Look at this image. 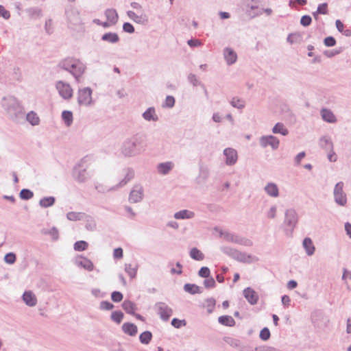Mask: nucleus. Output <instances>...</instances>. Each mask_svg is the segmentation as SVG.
Masks as SVG:
<instances>
[{"label": "nucleus", "mask_w": 351, "mask_h": 351, "mask_svg": "<svg viewBox=\"0 0 351 351\" xmlns=\"http://www.w3.org/2000/svg\"><path fill=\"white\" fill-rule=\"evenodd\" d=\"M101 40L111 44H115L119 41V37L115 32H108L102 35Z\"/></svg>", "instance_id": "bb28decb"}, {"label": "nucleus", "mask_w": 351, "mask_h": 351, "mask_svg": "<svg viewBox=\"0 0 351 351\" xmlns=\"http://www.w3.org/2000/svg\"><path fill=\"white\" fill-rule=\"evenodd\" d=\"M114 305L108 301H102L100 302L99 308L101 310L109 311L114 308Z\"/></svg>", "instance_id": "680f3d73"}, {"label": "nucleus", "mask_w": 351, "mask_h": 351, "mask_svg": "<svg viewBox=\"0 0 351 351\" xmlns=\"http://www.w3.org/2000/svg\"><path fill=\"white\" fill-rule=\"evenodd\" d=\"M312 19L309 15H304L300 19V24L304 27H307L311 25Z\"/></svg>", "instance_id": "e2e57ef3"}, {"label": "nucleus", "mask_w": 351, "mask_h": 351, "mask_svg": "<svg viewBox=\"0 0 351 351\" xmlns=\"http://www.w3.org/2000/svg\"><path fill=\"white\" fill-rule=\"evenodd\" d=\"M25 12L30 19H37L42 16V10L37 7L29 8Z\"/></svg>", "instance_id": "72a5a7b5"}, {"label": "nucleus", "mask_w": 351, "mask_h": 351, "mask_svg": "<svg viewBox=\"0 0 351 351\" xmlns=\"http://www.w3.org/2000/svg\"><path fill=\"white\" fill-rule=\"evenodd\" d=\"M175 101V98L173 96L168 95L165 99V103L162 104V107L171 108L174 106Z\"/></svg>", "instance_id": "603ef678"}, {"label": "nucleus", "mask_w": 351, "mask_h": 351, "mask_svg": "<svg viewBox=\"0 0 351 351\" xmlns=\"http://www.w3.org/2000/svg\"><path fill=\"white\" fill-rule=\"evenodd\" d=\"M319 145L326 152H332L333 149V143L329 136H324L319 140Z\"/></svg>", "instance_id": "aec40b11"}, {"label": "nucleus", "mask_w": 351, "mask_h": 351, "mask_svg": "<svg viewBox=\"0 0 351 351\" xmlns=\"http://www.w3.org/2000/svg\"><path fill=\"white\" fill-rule=\"evenodd\" d=\"M343 182H339L335 184L333 190L334 201L340 206H345L347 204V195L343 191Z\"/></svg>", "instance_id": "39448f33"}, {"label": "nucleus", "mask_w": 351, "mask_h": 351, "mask_svg": "<svg viewBox=\"0 0 351 351\" xmlns=\"http://www.w3.org/2000/svg\"><path fill=\"white\" fill-rule=\"evenodd\" d=\"M62 119L66 126H71L73 123V113L69 110H64L62 112Z\"/></svg>", "instance_id": "4c0bfd02"}, {"label": "nucleus", "mask_w": 351, "mask_h": 351, "mask_svg": "<svg viewBox=\"0 0 351 351\" xmlns=\"http://www.w3.org/2000/svg\"><path fill=\"white\" fill-rule=\"evenodd\" d=\"M195 217V213L189 210H181L174 214V217L176 219H192Z\"/></svg>", "instance_id": "cd10ccee"}, {"label": "nucleus", "mask_w": 351, "mask_h": 351, "mask_svg": "<svg viewBox=\"0 0 351 351\" xmlns=\"http://www.w3.org/2000/svg\"><path fill=\"white\" fill-rule=\"evenodd\" d=\"M56 199L54 197H45L40 199L39 205L43 208H48L54 204Z\"/></svg>", "instance_id": "e433bc0d"}, {"label": "nucleus", "mask_w": 351, "mask_h": 351, "mask_svg": "<svg viewBox=\"0 0 351 351\" xmlns=\"http://www.w3.org/2000/svg\"><path fill=\"white\" fill-rule=\"evenodd\" d=\"M221 250L225 254L238 262L243 263H251L255 261H257V258L255 256L247 254L245 252H240L230 247H222Z\"/></svg>", "instance_id": "7ed1b4c3"}, {"label": "nucleus", "mask_w": 351, "mask_h": 351, "mask_svg": "<svg viewBox=\"0 0 351 351\" xmlns=\"http://www.w3.org/2000/svg\"><path fill=\"white\" fill-rule=\"evenodd\" d=\"M298 221V215L295 210L293 208L287 209L285 213L284 223L287 226V230L291 232L293 230Z\"/></svg>", "instance_id": "0eeeda50"}, {"label": "nucleus", "mask_w": 351, "mask_h": 351, "mask_svg": "<svg viewBox=\"0 0 351 351\" xmlns=\"http://www.w3.org/2000/svg\"><path fill=\"white\" fill-rule=\"evenodd\" d=\"M223 154L226 157L225 162L227 165H234L238 159V155L237 151L233 148H226L223 150Z\"/></svg>", "instance_id": "f8f14e48"}, {"label": "nucleus", "mask_w": 351, "mask_h": 351, "mask_svg": "<svg viewBox=\"0 0 351 351\" xmlns=\"http://www.w3.org/2000/svg\"><path fill=\"white\" fill-rule=\"evenodd\" d=\"M123 29L124 32L130 34H132L135 31L134 26L128 22L123 23Z\"/></svg>", "instance_id": "338daca9"}, {"label": "nucleus", "mask_w": 351, "mask_h": 351, "mask_svg": "<svg viewBox=\"0 0 351 351\" xmlns=\"http://www.w3.org/2000/svg\"><path fill=\"white\" fill-rule=\"evenodd\" d=\"M27 121L29 122L32 125H36L39 123V117L37 116L36 113L33 111L27 113L26 116Z\"/></svg>", "instance_id": "37998d69"}, {"label": "nucleus", "mask_w": 351, "mask_h": 351, "mask_svg": "<svg viewBox=\"0 0 351 351\" xmlns=\"http://www.w3.org/2000/svg\"><path fill=\"white\" fill-rule=\"evenodd\" d=\"M58 67L70 73L77 83L80 82V78L86 69V66L80 60L71 57L62 60L58 64Z\"/></svg>", "instance_id": "f03ea898"}, {"label": "nucleus", "mask_w": 351, "mask_h": 351, "mask_svg": "<svg viewBox=\"0 0 351 351\" xmlns=\"http://www.w3.org/2000/svg\"><path fill=\"white\" fill-rule=\"evenodd\" d=\"M265 12L267 15H270L272 10L270 8H266V9H262L259 8L258 6L256 5H251L250 6V10H247L248 14L252 17L254 18L256 16H259L263 14V12Z\"/></svg>", "instance_id": "412c9836"}, {"label": "nucleus", "mask_w": 351, "mask_h": 351, "mask_svg": "<svg viewBox=\"0 0 351 351\" xmlns=\"http://www.w3.org/2000/svg\"><path fill=\"white\" fill-rule=\"evenodd\" d=\"M123 318V313L120 311H114L111 314V319L117 324H120Z\"/></svg>", "instance_id": "3c124183"}, {"label": "nucleus", "mask_w": 351, "mask_h": 351, "mask_svg": "<svg viewBox=\"0 0 351 351\" xmlns=\"http://www.w3.org/2000/svg\"><path fill=\"white\" fill-rule=\"evenodd\" d=\"M186 321L184 319H179L178 318H173L171 320V325L176 328H180L182 326L186 325Z\"/></svg>", "instance_id": "bf43d9fd"}, {"label": "nucleus", "mask_w": 351, "mask_h": 351, "mask_svg": "<svg viewBox=\"0 0 351 351\" xmlns=\"http://www.w3.org/2000/svg\"><path fill=\"white\" fill-rule=\"evenodd\" d=\"M259 143L263 148L269 145L272 149L276 150L279 147L280 141L273 135L262 136L259 139Z\"/></svg>", "instance_id": "9b49d317"}, {"label": "nucleus", "mask_w": 351, "mask_h": 351, "mask_svg": "<svg viewBox=\"0 0 351 351\" xmlns=\"http://www.w3.org/2000/svg\"><path fill=\"white\" fill-rule=\"evenodd\" d=\"M123 310L128 314L134 315L136 310V304L130 300H125L122 304Z\"/></svg>", "instance_id": "2f4dec72"}, {"label": "nucleus", "mask_w": 351, "mask_h": 351, "mask_svg": "<svg viewBox=\"0 0 351 351\" xmlns=\"http://www.w3.org/2000/svg\"><path fill=\"white\" fill-rule=\"evenodd\" d=\"M302 245L307 255L312 256L314 254L315 247L310 238L306 237L303 240Z\"/></svg>", "instance_id": "c85d7f7f"}, {"label": "nucleus", "mask_w": 351, "mask_h": 351, "mask_svg": "<svg viewBox=\"0 0 351 351\" xmlns=\"http://www.w3.org/2000/svg\"><path fill=\"white\" fill-rule=\"evenodd\" d=\"M84 220H86L85 228L90 231H93L96 228V223L93 218L86 215V217Z\"/></svg>", "instance_id": "c03bdc74"}, {"label": "nucleus", "mask_w": 351, "mask_h": 351, "mask_svg": "<svg viewBox=\"0 0 351 351\" xmlns=\"http://www.w3.org/2000/svg\"><path fill=\"white\" fill-rule=\"evenodd\" d=\"M210 172L208 167L205 165H199V174L196 178V181L198 184L204 183L209 178Z\"/></svg>", "instance_id": "dca6fc26"}, {"label": "nucleus", "mask_w": 351, "mask_h": 351, "mask_svg": "<svg viewBox=\"0 0 351 351\" xmlns=\"http://www.w3.org/2000/svg\"><path fill=\"white\" fill-rule=\"evenodd\" d=\"M23 300L29 306H34L37 304V299L36 295L31 291H25L23 294Z\"/></svg>", "instance_id": "f3484780"}, {"label": "nucleus", "mask_w": 351, "mask_h": 351, "mask_svg": "<svg viewBox=\"0 0 351 351\" xmlns=\"http://www.w3.org/2000/svg\"><path fill=\"white\" fill-rule=\"evenodd\" d=\"M274 134H280L282 136H287L289 134V130L282 123H277L272 128Z\"/></svg>", "instance_id": "f704fd0d"}, {"label": "nucleus", "mask_w": 351, "mask_h": 351, "mask_svg": "<svg viewBox=\"0 0 351 351\" xmlns=\"http://www.w3.org/2000/svg\"><path fill=\"white\" fill-rule=\"evenodd\" d=\"M65 15L70 27L80 25L82 23L80 13L75 7L72 5L67 7L65 10Z\"/></svg>", "instance_id": "20e7f679"}, {"label": "nucleus", "mask_w": 351, "mask_h": 351, "mask_svg": "<svg viewBox=\"0 0 351 351\" xmlns=\"http://www.w3.org/2000/svg\"><path fill=\"white\" fill-rule=\"evenodd\" d=\"M218 322L219 324L226 326H233L235 325L234 319L230 315H221L219 317Z\"/></svg>", "instance_id": "c9c22d12"}, {"label": "nucleus", "mask_w": 351, "mask_h": 351, "mask_svg": "<svg viewBox=\"0 0 351 351\" xmlns=\"http://www.w3.org/2000/svg\"><path fill=\"white\" fill-rule=\"evenodd\" d=\"M324 43L326 47H333L336 45V40L332 36H328L324 38Z\"/></svg>", "instance_id": "69168bd1"}, {"label": "nucleus", "mask_w": 351, "mask_h": 351, "mask_svg": "<svg viewBox=\"0 0 351 351\" xmlns=\"http://www.w3.org/2000/svg\"><path fill=\"white\" fill-rule=\"evenodd\" d=\"M56 88L63 99H69L73 97V88L69 84L60 80L56 82Z\"/></svg>", "instance_id": "9d476101"}, {"label": "nucleus", "mask_w": 351, "mask_h": 351, "mask_svg": "<svg viewBox=\"0 0 351 351\" xmlns=\"http://www.w3.org/2000/svg\"><path fill=\"white\" fill-rule=\"evenodd\" d=\"M123 295L119 291H113L111 293V299L114 302H119L123 300Z\"/></svg>", "instance_id": "13d9d810"}, {"label": "nucleus", "mask_w": 351, "mask_h": 351, "mask_svg": "<svg viewBox=\"0 0 351 351\" xmlns=\"http://www.w3.org/2000/svg\"><path fill=\"white\" fill-rule=\"evenodd\" d=\"M91 173L87 171L83 167L82 162L76 165L73 170V178L78 182L83 183L86 182L90 177Z\"/></svg>", "instance_id": "423d86ee"}, {"label": "nucleus", "mask_w": 351, "mask_h": 351, "mask_svg": "<svg viewBox=\"0 0 351 351\" xmlns=\"http://www.w3.org/2000/svg\"><path fill=\"white\" fill-rule=\"evenodd\" d=\"M221 234H223L224 236V238L228 241L232 242L234 243H238V244H239V242H240L239 239L241 237H239L237 235H234V234L229 233V232L221 233Z\"/></svg>", "instance_id": "de8ad7c7"}, {"label": "nucleus", "mask_w": 351, "mask_h": 351, "mask_svg": "<svg viewBox=\"0 0 351 351\" xmlns=\"http://www.w3.org/2000/svg\"><path fill=\"white\" fill-rule=\"evenodd\" d=\"M92 90L89 87H85L78 90L77 103L80 106H88L92 103Z\"/></svg>", "instance_id": "6e6552de"}, {"label": "nucleus", "mask_w": 351, "mask_h": 351, "mask_svg": "<svg viewBox=\"0 0 351 351\" xmlns=\"http://www.w3.org/2000/svg\"><path fill=\"white\" fill-rule=\"evenodd\" d=\"M143 118L147 121H157L158 117L156 113V110L154 107L148 108L142 114Z\"/></svg>", "instance_id": "5701e85b"}, {"label": "nucleus", "mask_w": 351, "mask_h": 351, "mask_svg": "<svg viewBox=\"0 0 351 351\" xmlns=\"http://www.w3.org/2000/svg\"><path fill=\"white\" fill-rule=\"evenodd\" d=\"M19 196L22 199L28 200L34 196V193L27 189H23L21 191Z\"/></svg>", "instance_id": "a18cd8bd"}, {"label": "nucleus", "mask_w": 351, "mask_h": 351, "mask_svg": "<svg viewBox=\"0 0 351 351\" xmlns=\"http://www.w3.org/2000/svg\"><path fill=\"white\" fill-rule=\"evenodd\" d=\"M204 280V285L206 289L214 288L216 286V282L213 277L205 278Z\"/></svg>", "instance_id": "6e6d98bb"}, {"label": "nucleus", "mask_w": 351, "mask_h": 351, "mask_svg": "<svg viewBox=\"0 0 351 351\" xmlns=\"http://www.w3.org/2000/svg\"><path fill=\"white\" fill-rule=\"evenodd\" d=\"M143 189L141 186H135L129 195V202L138 203L143 199Z\"/></svg>", "instance_id": "ddd939ff"}, {"label": "nucleus", "mask_w": 351, "mask_h": 351, "mask_svg": "<svg viewBox=\"0 0 351 351\" xmlns=\"http://www.w3.org/2000/svg\"><path fill=\"white\" fill-rule=\"evenodd\" d=\"M210 274V271L208 267H202L198 271V275L202 278H208Z\"/></svg>", "instance_id": "052dcab7"}, {"label": "nucleus", "mask_w": 351, "mask_h": 351, "mask_svg": "<svg viewBox=\"0 0 351 351\" xmlns=\"http://www.w3.org/2000/svg\"><path fill=\"white\" fill-rule=\"evenodd\" d=\"M88 245L87 242L84 241H79L75 243L74 250L78 252L84 251L87 249Z\"/></svg>", "instance_id": "09e8293b"}, {"label": "nucleus", "mask_w": 351, "mask_h": 351, "mask_svg": "<svg viewBox=\"0 0 351 351\" xmlns=\"http://www.w3.org/2000/svg\"><path fill=\"white\" fill-rule=\"evenodd\" d=\"M86 217V214L82 212H69L66 214V218L69 221H76L84 220Z\"/></svg>", "instance_id": "c756f323"}, {"label": "nucleus", "mask_w": 351, "mask_h": 351, "mask_svg": "<svg viewBox=\"0 0 351 351\" xmlns=\"http://www.w3.org/2000/svg\"><path fill=\"white\" fill-rule=\"evenodd\" d=\"M302 40V36L300 33H291L287 36V41L290 44L300 43Z\"/></svg>", "instance_id": "58836bf2"}, {"label": "nucleus", "mask_w": 351, "mask_h": 351, "mask_svg": "<svg viewBox=\"0 0 351 351\" xmlns=\"http://www.w3.org/2000/svg\"><path fill=\"white\" fill-rule=\"evenodd\" d=\"M137 269H138V265L133 266L130 263L125 264V271L130 276V277L131 278H133L136 276Z\"/></svg>", "instance_id": "ea45409f"}, {"label": "nucleus", "mask_w": 351, "mask_h": 351, "mask_svg": "<svg viewBox=\"0 0 351 351\" xmlns=\"http://www.w3.org/2000/svg\"><path fill=\"white\" fill-rule=\"evenodd\" d=\"M128 16L134 21L135 23L143 24L145 22H147V19H146V16H138L132 10H129L127 12Z\"/></svg>", "instance_id": "473e14b6"}, {"label": "nucleus", "mask_w": 351, "mask_h": 351, "mask_svg": "<svg viewBox=\"0 0 351 351\" xmlns=\"http://www.w3.org/2000/svg\"><path fill=\"white\" fill-rule=\"evenodd\" d=\"M134 177V171L132 170H128L127 174L125 178L119 183L117 186V187H121L125 185L131 179Z\"/></svg>", "instance_id": "49530a36"}, {"label": "nucleus", "mask_w": 351, "mask_h": 351, "mask_svg": "<svg viewBox=\"0 0 351 351\" xmlns=\"http://www.w3.org/2000/svg\"><path fill=\"white\" fill-rule=\"evenodd\" d=\"M316 13L326 14L328 13V4L326 3L319 4L317 7Z\"/></svg>", "instance_id": "0e129e2a"}, {"label": "nucleus", "mask_w": 351, "mask_h": 351, "mask_svg": "<svg viewBox=\"0 0 351 351\" xmlns=\"http://www.w3.org/2000/svg\"><path fill=\"white\" fill-rule=\"evenodd\" d=\"M188 80L194 86H202L203 84L199 80H198V79L197 78L196 75L195 74H193V73H190L188 75Z\"/></svg>", "instance_id": "864d4df0"}, {"label": "nucleus", "mask_w": 351, "mask_h": 351, "mask_svg": "<svg viewBox=\"0 0 351 351\" xmlns=\"http://www.w3.org/2000/svg\"><path fill=\"white\" fill-rule=\"evenodd\" d=\"M230 104L234 108L238 109H243L245 107V102L243 100L236 97L232 98V99L230 101Z\"/></svg>", "instance_id": "8fccbe9b"}, {"label": "nucleus", "mask_w": 351, "mask_h": 351, "mask_svg": "<svg viewBox=\"0 0 351 351\" xmlns=\"http://www.w3.org/2000/svg\"><path fill=\"white\" fill-rule=\"evenodd\" d=\"M122 330L130 336H135L137 334V326L134 324L126 322L122 325Z\"/></svg>", "instance_id": "a878e982"}, {"label": "nucleus", "mask_w": 351, "mask_h": 351, "mask_svg": "<svg viewBox=\"0 0 351 351\" xmlns=\"http://www.w3.org/2000/svg\"><path fill=\"white\" fill-rule=\"evenodd\" d=\"M243 296L247 301L251 304L254 305L258 303L259 296L258 293L251 287L245 288L243 291Z\"/></svg>", "instance_id": "4468645a"}, {"label": "nucleus", "mask_w": 351, "mask_h": 351, "mask_svg": "<svg viewBox=\"0 0 351 351\" xmlns=\"http://www.w3.org/2000/svg\"><path fill=\"white\" fill-rule=\"evenodd\" d=\"M265 193L270 197H278L279 196V189L274 182L267 183L264 187Z\"/></svg>", "instance_id": "a211bd4d"}, {"label": "nucleus", "mask_w": 351, "mask_h": 351, "mask_svg": "<svg viewBox=\"0 0 351 351\" xmlns=\"http://www.w3.org/2000/svg\"><path fill=\"white\" fill-rule=\"evenodd\" d=\"M3 17L4 19H9L10 18V13L8 10H5V8L0 5V17Z\"/></svg>", "instance_id": "774afa93"}, {"label": "nucleus", "mask_w": 351, "mask_h": 351, "mask_svg": "<svg viewBox=\"0 0 351 351\" xmlns=\"http://www.w3.org/2000/svg\"><path fill=\"white\" fill-rule=\"evenodd\" d=\"M75 263L78 267H81L89 271H93L94 269L93 263L87 258L80 257Z\"/></svg>", "instance_id": "b1692460"}, {"label": "nucleus", "mask_w": 351, "mask_h": 351, "mask_svg": "<svg viewBox=\"0 0 351 351\" xmlns=\"http://www.w3.org/2000/svg\"><path fill=\"white\" fill-rule=\"evenodd\" d=\"M225 60L228 65H231L236 62L237 59V55L230 48H226L223 52Z\"/></svg>", "instance_id": "4be33fe9"}, {"label": "nucleus", "mask_w": 351, "mask_h": 351, "mask_svg": "<svg viewBox=\"0 0 351 351\" xmlns=\"http://www.w3.org/2000/svg\"><path fill=\"white\" fill-rule=\"evenodd\" d=\"M154 308L161 319L168 321L173 314V310L166 303L159 302L156 303Z\"/></svg>", "instance_id": "1a4fd4ad"}, {"label": "nucleus", "mask_w": 351, "mask_h": 351, "mask_svg": "<svg viewBox=\"0 0 351 351\" xmlns=\"http://www.w3.org/2000/svg\"><path fill=\"white\" fill-rule=\"evenodd\" d=\"M16 255L12 252H9L4 256V261L6 263L13 264L16 261Z\"/></svg>", "instance_id": "4d7b16f0"}, {"label": "nucleus", "mask_w": 351, "mask_h": 351, "mask_svg": "<svg viewBox=\"0 0 351 351\" xmlns=\"http://www.w3.org/2000/svg\"><path fill=\"white\" fill-rule=\"evenodd\" d=\"M190 256L196 261H202L204 258V254L196 247H193L191 250Z\"/></svg>", "instance_id": "a19ab883"}, {"label": "nucleus", "mask_w": 351, "mask_h": 351, "mask_svg": "<svg viewBox=\"0 0 351 351\" xmlns=\"http://www.w3.org/2000/svg\"><path fill=\"white\" fill-rule=\"evenodd\" d=\"M147 147L146 136L142 133H136L122 142L119 152L125 158H134L141 155Z\"/></svg>", "instance_id": "f257e3e1"}, {"label": "nucleus", "mask_w": 351, "mask_h": 351, "mask_svg": "<svg viewBox=\"0 0 351 351\" xmlns=\"http://www.w3.org/2000/svg\"><path fill=\"white\" fill-rule=\"evenodd\" d=\"M320 114L322 119L327 123H334L337 121L336 117L335 116L333 112L329 109H322L320 111Z\"/></svg>", "instance_id": "6ab92c4d"}, {"label": "nucleus", "mask_w": 351, "mask_h": 351, "mask_svg": "<svg viewBox=\"0 0 351 351\" xmlns=\"http://www.w3.org/2000/svg\"><path fill=\"white\" fill-rule=\"evenodd\" d=\"M105 16L112 25H115L118 21L119 15L115 9H107L105 11Z\"/></svg>", "instance_id": "393cba45"}, {"label": "nucleus", "mask_w": 351, "mask_h": 351, "mask_svg": "<svg viewBox=\"0 0 351 351\" xmlns=\"http://www.w3.org/2000/svg\"><path fill=\"white\" fill-rule=\"evenodd\" d=\"M152 338V334L150 331H145L139 336V340L143 344H148Z\"/></svg>", "instance_id": "79ce46f5"}, {"label": "nucleus", "mask_w": 351, "mask_h": 351, "mask_svg": "<svg viewBox=\"0 0 351 351\" xmlns=\"http://www.w3.org/2000/svg\"><path fill=\"white\" fill-rule=\"evenodd\" d=\"M184 290L189 293L191 294H196V293H202L203 292V289L202 287L195 285V284H185L184 286Z\"/></svg>", "instance_id": "7c9ffc66"}, {"label": "nucleus", "mask_w": 351, "mask_h": 351, "mask_svg": "<svg viewBox=\"0 0 351 351\" xmlns=\"http://www.w3.org/2000/svg\"><path fill=\"white\" fill-rule=\"evenodd\" d=\"M270 335L271 334L268 328L265 327L261 330L259 337L262 340L267 341L269 339Z\"/></svg>", "instance_id": "5fc2aeb1"}, {"label": "nucleus", "mask_w": 351, "mask_h": 351, "mask_svg": "<svg viewBox=\"0 0 351 351\" xmlns=\"http://www.w3.org/2000/svg\"><path fill=\"white\" fill-rule=\"evenodd\" d=\"M173 167V162L171 161H167L158 164L156 169L159 174L165 176L169 174Z\"/></svg>", "instance_id": "2eb2a0df"}]
</instances>
